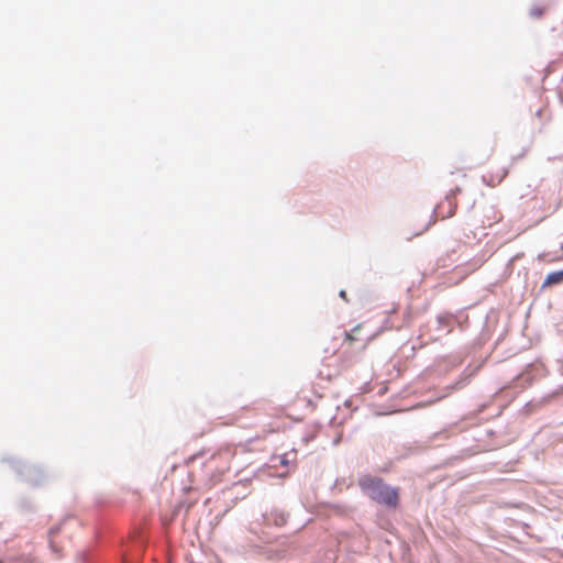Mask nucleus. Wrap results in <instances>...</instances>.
Returning a JSON list of instances; mask_svg holds the SVG:
<instances>
[{
	"label": "nucleus",
	"mask_w": 563,
	"mask_h": 563,
	"mask_svg": "<svg viewBox=\"0 0 563 563\" xmlns=\"http://www.w3.org/2000/svg\"><path fill=\"white\" fill-rule=\"evenodd\" d=\"M339 296H340L341 298H343V299H346V292H345V290H341V291L339 292Z\"/></svg>",
	"instance_id": "obj_7"
},
{
	"label": "nucleus",
	"mask_w": 563,
	"mask_h": 563,
	"mask_svg": "<svg viewBox=\"0 0 563 563\" xmlns=\"http://www.w3.org/2000/svg\"><path fill=\"white\" fill-rule=\"evenodd\" d=\"M563 283V269L550 273L544 279L542 287L559 285Z\"/></svg>",
	"instance_id": "obj_3"
},
{
	"label": "nucleus",
	"mask_w": 563,
	"mask_h": 563,
	"mask_svg": "<svg viewBox=\"0 0 563 563\" xmlns=\"http://www.w3.org/2000/svg\"><path fill=\"white\" fill-rule=\"evenodd\" d=\"M287 518H288V515L285 514L284 511H275V514H274V522L277 526L285 525L287 521Z\"/></svg>",
	"instance_id": "obj_4"
},
{
	"label": "nucleus",
	"mask_w": 563,
	"mask_h": 563,
	"mask_svg": "<svg viewBox=\"0 0 563 563\" xmlns=\"http://www.w3.org/2000/svg\"><path fill=\"white\" fill-rule=\"evenodd\" d=\"M362 490L373 500L387 507H395L398 501L396 489L385 484L382 479L364 476L360 479Z\"/></svg>",
	"instance_id": "obj_1"
},
{
	"label": "nucleus",
	"mask_w": 563,
	"mask_h": 563,
	"mask_svg": "<svg viewBox=\"0 0 563 563\" xmlns=\"http://www.w3.org/2000/svg\"><path fill=\"white\" fill-rule=\"evenodd\" d=\"M531 18H540L543 14V8L541 7H532L529 11Z\"/></svg>",
	"instance_id": "obj_5"
},
{
	"label": "nucleus",
	"mask_w": 563,
	"mask_h": 563,
	"mask_svg": "<svg viewBox=\"0 0 563 563\" xmlns=\"http://www.w3.org/2000/svg\"><path fill=\"white\" fill-rule=\"evenodd\" d=\"M289 463L288 459H286V455L280 459V464L287 465Z\"/></svg>",
	"instance_id": "obj_6"
},
{
	"label": "nucleus",
	"mask_w": 563,
	"mask_h": 563,
	"mask_svg": "<svg viewBox=\"0 0 563 563\" xmlns=\"http://www.w3.org/2000/svg\"><path fill=\"white\" fill-rule=\"evenodd\" d=\"M1 461L8 463L25 482L32 485H40L45 481V473L38 466L29 465L14 456H2Z\"/></svg>",
	"instance_id": "obj_2"
}]
</instances>
